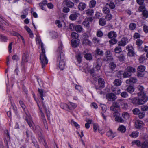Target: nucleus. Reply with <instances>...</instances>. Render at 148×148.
I'll list each match as a JSON object with an SVG mask.
<instances>
[{
  "label": "nucleus",
  "mask_w": 148,
  "mask_h": 148,
  "mask_svg": "<svg viewBox=\"0 0 148 148\" xmlns=\"http://www.w3.org/2000/svg\"><path fill=\"white\" fill-rule=\"evenodd\" d=\"M114 83L115 85L118 86L121 85V82L119 79H116L114 80Z\"/></svg>",
  "instance_id": "a18cd8bd"
},
{
  "label": "nucleus",
  "mask_w": 148,
  "mask_h": 148,
  "mask_svg": "<svg viewBox=\"0 0 148 148\" xmlns=\"http://www.w3.org/2000/svg\"><path fill=\"white\" fill-rule=\"evenodd\" d=\"M96 52L97 54L98 55L102 56L103 55V52L99 48L97 49Z\"/></svg>",
  "instance_id": "603ef678"
},
{
  "label": "nucleus",
  "mask_w": 148,
  "mask_h": 148,
  "mask_svg": "<svg viewBox=\"0 0 148 148\" xmlns=\"http://www.w3.org/2000/svg\"><path fill=\"white\" fill-rule=\"evenodd\" d=\"M71 35L72 37L75 39L77 38L79 36L78 34L75 32H72Z\"/></svg>",
  "instance_id": "6e6d98bb"
},
{
  "label": "nucleus",
  "mask_w": 148,
  "mask_h": 148,
  "mask_svg": "<svg viewBox=\"0 0 148 148\" xmlns=\"http://www.w3.org/2000/svg\"><path fill=\"white\" fill-rule=\"evenodd\" d=\"M100 106L101 108L102 112L101 113L102 116L103 117L104 119L106 120V116H105L104 113L106 112L107 110V106L104 104H100Z\"/></svg>",
  "instance_id": "1a4fd4ad"
},
{
  "label": "nucleus",
  "mask_w": 148,
  "mask_h": 148,
  "mask_svg": "<svg viewBox=\"0 0 148 148\" xmlns=\"http://www.w3.org/2000/svg\"><path fill=\"white\" fill-rule=\"evenodd\" d=\"M126 71L131 73L135 72L136 71V69L133 67L129 66H128L126 69Z\"/></svg>",
  "instance_id": "b1692460"
},
{
  "label": "nucleus",
  "mask_w": 148,
  "mask_h": 148,
  "mask_svg": "<svg viewBox=\"0 0 148 148\" xmlns=\"http://www.w3.org/2000/svg\"><path fill=\"white\" fill-rule=\"evenodd\" d=\"M50 35L53 38H56L58 37L57 33L53 31L50 32Z\"/></svg>",
  "instance_id": "c756f323"
},
{
  "label": "nucleus",
  "mask_w": 148,
  "mask_h": 148,
  "mask_svg": "<svg viewBox=\"0 0 148 148\" xmlns=\"http://www.w3.org/2000/svg\"><path fill=\"white\" fill-rule=\"evenodd\" d=\"M126 90L128 92L132 93L134 92V89L133 86H130L127 88Z\"/></svg>",
  "instance_id": "f704fd0d"
},
{
  "label": "nucleus",
  "mask_w": 148,
  "mask_h": 148,
  "mask_svg": "<svg viewBox=\"0 0 148 148\" xmlns=\"http://www.w3.org/2000/svg\"><path fill=\"white\" fill-rule=\"evenodd\" d=\"M131 75L132 74L131 73L126 71L124 72L123 78H129L130 77Z\"/></svg>",
  "instance_id": "a878e982"
},
{
  "label": "nucleus",
  "mask_w": 148,
  "mask_h": 148,
  "mask_svg": "<svg viewBox=\"0 0 148 148\" xmlns=\"http://www.w3.org/2000/svg\"><path fill=\"white\" fill-rule=\"evenodd\" d=\"M69 107L71 108V109H74L77 107L76 104L72 102H70L69 103Z\"/></svg>",
  "instance_id": "13d9d810"
},
{
  "label": "nucleus",
  "mask_w": 148,
  "mask_h": 148,
  "mask_svg": "<svg viewBox=\"0 0 148 148\" xmlns=\"http://www.w3.org/2000/svg\"><path fill=\"white\" fill-rule=\"evenodd\" d=\"M113 92H114L116 94H119L121 93L120 89L117 88H114V89L112 88Z\"/></svg>",
  "instance_id": "a19ab883"
},
{
  "label": "nucleus",
  "mask_w": 148,
  "mask_h": 148,
  "mask_svg": "<svg viewBox=\"0 0 148 148\" xmlns=\"http://www.w3.org/2000/svg\"><path fill=\"white\" fill-rule=\"evenodd\" d=\"M132 111L133 113L136 115L138 114L140 112V110L138 108H135L133 109Z\"/></svg>",
  "instance_id": "052dcab7"
},
{
  "label": "nucleus",
  "mask_w": 148,
  "mask_h": 148,
  "mask_svg": "<svg viewBox=\"0 0 148 148\" xmlns=\"http://www.w3.org/2000/svg\"><path fill=\"white\" fill-rule=\"evenodd\" d=\"M122 116L124 118L126 119H129L130 116L129 114L127 112H123L122 114Z\"/></svg>",
  "instance_id": "4c0bfd02"
},
{
  "label": "nucleus",
  "mask_w": 148,
  "mask_h": 148,
  "mask_svg": "<svg viewBox=\"0 0 148 148\" xmlns=\"http://www.w3.org/2000/svg\"><path fill=\"white\" fill-rule=\"evenodd\" d=\"M135 126L138 129H140L143 126V122L140 120H136L135 122Z\"/></svg>",
  "instance_id": "9b49d317"
},
{
  "label": "nucleus",
  "mask_w": 148,
  "mask_h": 148,
  "mask_svg": "<svg viewBox=\"0 0 148 148\" xmlns=\"http://www.w3.org/2000/svg\"><path fill=\"white\" fill-rule=\"evenodd\" d=\"M138 88L140 92L138 93V95L139 97L142 95H146L144 92V88L142 86H139L138 87Z\"/></svg>",
  "instance_id": "412c9836"
},
{
  "label": "nucleus",
  "mask_w": 148,
  "mask_h": 148,
  "mask_svg": "<svg viewBox=\"0 0 148 148\" xmlns=\"http://www.w3.org/2000/svg\"><path fill=\"white\" fill-rule=\"evenodd\" d=\"M137 80L136 77H132L129 79L127 80L126 81V83L127 84H130L132 83H134L137 82Z\"/></svg>",
  "instance_id": "6ab92c4d"
},
{
  "label": "nucleus",
  "mask_w": 148,
  "mask_h": 148,
  "mask_svg": "<svg viewBox=\"0 0 148 148\" xmlns=\"http://www.w3.org/2000/svg\"><path fill=\"white\" fill-rule=\"evenodd\" d=\"M103 60L104 61L109 62L113 61V58L111 56L110 52L109 51H107L105 52V56L103 58Z\"/></svg>",
  "instance_id": "f03ea898"
},
{
  "label": "nucleus",
  "mask_w": 148,
  "mask_h": 148,
  "mask_svg": "<svg viewBox=\"0 0 148 148\" xmlns=\"http://www.w3.org/2000/svg\"><path fill=\"white\" fill-rule=\"evenodd\" d=\"M114 51L116 53H119L122 51L121 48L119 46L117 47L114 49Z\"/></svg>",
  "instance_id": "58836bf2"
},
{
  "label": "nucleus",
  "mask_w": 148,
  "mask_h": 148,
  "mask_svg": "<svg viewBox=\"0 0 148 148\" xmlns=\"http://www.w3.org/2000/svg\"><path fill=\"white\" fill-rule=\"evenodd\" d=\"M86 7V4L83 2H80L78 5L77 8L78 10L82 11L84 10Z\"/></svg>",
  "instance_id": "f8f14e48"
},
{
  "label": "nucleus",
  "mask_w": 148,
  "mask_h": 148,
  "mask_svg": "<svg viewBox=\"0 0 148 148\" xmlns=\"http://www.w3.org/2000/svg\"><path fill=\"white\" fill-rule=\"evenodd\" d=\"M128 42V39L127 38L123 37L118 42V45L119 46H124Z\"/></svg>",
  "instance_id": "423d86ee"
},
{
  "label": "nucleus",
  "mask_w": 148,
  "mask_h": 148,
  "mask_svg": "<svg viewBox=\"0 0 148 148\" xmlns=\"http://www.w3.org/2000/svg\"><path fill=\"white\" fill-rule=\"evenodd\" d=\"M47 3V1L46 0H44L42 2L39 3V6L41 9L45 10V7Z\"/></svg>",
  "instance_id": "f3484780"
},
{
  "label": "nucleus",
  "mask_w": 148,
  "mask_h": 148,
  "mask_svg": "<svg viewBox=\"0 0 148 148\" xmlns=\"http://www.w3.org/2000/svg\"><path fill=\"white\" fill-rule=\"evenodd\" d=\"M138 97H134L132 99V102L134 104H138Z\"/></svg>",
  "instance_id": "bf43d9fd"
},
{
  "label": "nucleus",
  "mask_w": 148,
  "mask_h": 148,
  "mask_svg": "<svg viewBox=\"0 0 148 148\" xmlns=\"http://www.w3.org/2000/svg\"><path fill=\"white\" fill-rule=\"evenodd\" d=\"M97 64L95 66V69L97 70H99L101 66L102 63L101 59L98 58L97 60Z\"/></svg>",
  "instance_id": "a211bd4d"
},
{
  "label": "nucleus",
  "mask_w": 148,
  "mask_h": 148,
  "mask_svg": "<svg viewBox=\"0 0 148 148\" xmlns=\"http://www.w3.org/2000/svg\"><path fill=\"white\" fill-rule=\"evenodd\" d=\"M136 25L135 23H132L130 24L129 28L131 30H134L136 28Z\"/></svg>",
  "instance_id": "ea45409f"
},
{
  "label": "nucleus",
  "mask_w": 148,
  "mask_h": 148,
  "mask_svg": "<svg viewBox=\"0 0 148 148\" xmlns=\"http://www.w3.org/2000/svg\"><path fill=\"white\" fill-rule=\"evenodd\" d=\"M109 43L110 44L114 45L117 42V40L115 38H113V39L109 41Z\"/></svg>",
  "instance_id": "8fccbe9b"
},
{
  "label": "nucleus",
  "mask_w": 148,
  "mask_h": 148,
  "mask_svg": "<svg viewBox=\"0 0 148 148\" xmlns=\"http://www.w3.org/2000/svg\"><path fill=\"white\" fill-rule=\"evenodd\" d=\"M126 127L123 125L120 126L118 128V130L122 133H124L126 131Z\"/></svg>",
  "instance_id": "c85d7f7f"
},
{
  "label": "nucleus",
  "mask_w": 148,
  "mask_h": 148,
  "mask_svg": "<svg viewBox=\"0 0 148 148\" xmlns=\"http://www.w3.org/2000/svg\"><path fill=\"white\" fill-rule=\"evenodd\" d=\"M0 39L3 41L5 42L7 41L8 39L5 36L1 34L0 35Z\"/></svg>",
  "instance_id": "de8ad7c7"
},
{
  "label": "nucleus",
  "mask_w": 148,
  "mask_h": 148,
  "mask_svg": "<svg viewBox=\"0 0 148 148\" xmlns=\"http://www.w3.org/2000/svg\"><path fill=\"white\" fill-rule=\"evenodd\" d=\"M38 91L42 100H44V99L43 98V97L44 96V95L43 94V91L42 90L39 88L38 89Z\"/></svg>",
  "instance_id": "473e14b6"
},
{
  "label": "nucleus",
  "mask_w": 148,
  "mask_h": 148,
  "mask_svg": "<svg viewBox=\"0 0 148 148\" xmlns=\"http://www.w3.org/2000/svg\"><path fill=\"white\" fill-rule=\"evenodd\" d=\"M138 71L141 72H143L145 70V67L143 65L139 66L137 69Z\"/></svg>",
  "instance_id": "c03bdc74"
},
{
  "label": "nucleus",
  "mask_w": 148,
  "mask_h": 148,
  "mask_svg": "<svg viewBox=\"0 0 148 148\" xmlns=\"http://www.w3.org/2000/svg\"><path fill=\"white\" fill-rule=\"evenodd\" d=\"M109 38H116L117 36L116 32L114 31H111L109 32L107 35Z\"/></svg>",
  "instance_id": "4468645a"
},
{
  "label": "nucleus",
  "mask_w": 148,
  "mask_h": 148,
  "mask_svg": "<svg viewBox=\"0 0 148 148\" xmlns=\"http://www.w3.org/2000/svg\"><path fill=\"white\" fill-rule=\"evenodd\" d=\"M121 95L122 97L123 98H127L128 96L127 93L126 92H122L121 93Z\"/></svg>",
  "instance_id": "0e129e2a"
},
{
  "label": "nucleus",
  "mask_w": 148,
  "mask_h": 148,
  "mask_svg": "<svg viewBox=\"0 0 148 148\" xmlns=\"http://www.w3.org/2000/svg\"><path fill=\"white\" fill-rule=\"evenodd\" d=\"M138 114L139 117L140 119H142L145 116V112H140Z\"/></svg>",
  "instance_id": "774afa93"
},
{
  "label": "nucleus",
  "mask_w": 148,
  "mask_h": 148,
  "mask_svg": "<svg viewBox=\"0 0 148 148\" xmlns=\"http://www.w3.org/2000/svg\"><path fill=\"white\" fill-rule=\"evenodd\" d=\"M127 49H128V55L129 56H134L135 54V53L133 51V48L132 47H129L127 46Z\"/></svg>",
  "instance_id": "dca6fc26"
},
{
  "label": "nucleus",
  "mask_w": 148,
  "mask_h": 148,
  "mask_svg": "<svg viewBox=\"0 0 148 148\" xmlns=\"http://www.w3.org/2000/svg\"><path fill=\"white\" fill-rule=\"evenodd\" d=\"M58 59L60 60L59 63V67L61 70H63L64 69L65 65L64 56H61L60 57L58 58Z\"/></svg>",
  "instance_id": "7ed1b4c3"
},
{
  "label": "nucleus",
  "mask_w": 148,
  "mask_h": 148,
  "mask_svg": "<svg viewBox=\"0 0 148 148\" xmlns=\"http://www.w3.org/2000/svg\"><path fill=\"white\" fill-rule=\"evenodd\" d=\"M77 17V15L75 14H72L70 15L69 16V18L71 20H75Z\"/></svg>",
  "instance_id": "e433bc0d"
},
{
  "label": "nucleus",
  "mask_w": 148,
  "mask_h": 148,
  "mask_svg": "<svg viewBox=\"0 0 148 148\" xmlns=\"http://www.w3.org/2000/svg\"><path fill=\"white\" fill-rule=\"evenodd\" d=\"M109 67L112 71L115 68L116 64L113 62H111L109 64Z\"/></svg>",
  "instance_id": "79ce46f5"
},
{
  "label": "nucleus",
  "mask_w": 148,
  "mask_h": 148,
  "mask_svg": "<svg viewBox=\"0 0 148 148\" xmlns=\"http://www.w3.org/2000/svg\"><path fill=\"white\" fill-rule=\"evenodd\" d=\"M82 41L83 44L90 45L91 44V42L88 39V36L86 33H84L83 35Z\"/></svg>",
  "instance_id": "39448f33"
},
{
  "label": "nucleus",
  "mask_w": 148,
  "mask_h": 148,
  "mask_svg": "<svg viewBox=\"0 0 148 148\" xmlns=\"http://www.w3.org/2000/svg\"><path fill=\"white\" fill-rule=\"evenodd\" d=\"M84 57L88 60H91L92 58V56L90 53H86L84 56Z\"/></svg>",
  "instance_id": "393cba45"
},
{
  "label": "nucleus",
  "mask_w": 148,
  "mask_h": 148,
  "mask_svg": "<svg viewBox=\"0 0 148 148\" xmlns=\"http://www.w3.org/2000/svg\"><path fill=\"white\" fill-rule=\"evenodd\" d=\"M82 29V27L80 25H77L75 27V29L77 32H81Z\"/></svg>",
  "instance_id": "2f4dec72"
},
{
  "label": "nucleus",
  "mask_w": 148,
  "mask_h": 148,
  "mask_svg": "<svg viewBox=\"0 0 148 148\" xmlns=\"http://www.w3.org/2000/svg\"><path fill=\"white\" fill-rule=\"evenodd\" d=\"M57 52L58 53V57H60L61 56H64L62 50V44L61 43L60 46H59L57 49Z\"/></svg>",
  "instance_id": "9d476101"
},
{
  "label": "nucleus",
  "mask_w": 148,
  "mask_h": 148,
  "mask_svg": "<svg viewBox=\"0 0 148 148\" xmlns=\"http://www.w3.org/2000/svg\"><path fill=\"white\" fill-rule=\"evenodd\" d=\"M132 145H136L138 147H140L141 145L140 142L139 140H134L132 142Z\"/></svg>",
  "instance_id": "7c9ffc66"
},
{
  "label": "nucleus",
  "mask_w": 148,
  "mask_h": 148,
  "mask_svg": "<svg viewBox=\"0 0 148 148\" xmlns=\"http://www.w3.org/2000/svg\"><path fill=\"white\" fill-rule=\"evenodd\" d=\"M141 96V98H138V105L143 104L148 101V97L146 95H142V96Z\"/></svg>",
  "instance_id": "20e7f679"
},
{
  "label": "nucleus",
  "mask_w": 148,
  "mask_h": 148,
  "mask_svg": "<svg viewBox=\"0 0 148 148\" xmlns=\"http://www.w3.org/2000/svg\"><path fill=\"white\" fill-rule=\"evenodd\" d=\"M99 85L101 88H103L104 87L105 82L103 79L101 78H99L98 79Z\"/></svg>",
  "instance_id": "aec40b11"
},
{
  "label": "nucleus",
  "mask_w": 148,
  "mask_h": 148,
  "mask_svg": "<svg viewBox=\"0 0 148 148\" xmlns=\"http://www.w3.org/2000/svg\"><path fill=\"white\" fill-rule=\"evenodd\" d=\"M124 73V72L122 71H119L117 73V76L118 77L121 78L122 77L123 78V74Z\"/></svg>",
  "instance_id": "680f3d73"
},
{
  "label": "nucleus",
  "mask_w": 148,
  "mask_h": 148,
  "mask_svg": "<svg viewBox=\"0 0 148 148\" xmlns=\"http://www.w3.org/2000/svg\"><path fill=\"white\" fill-rule=\"evenodd\" d=\"M141 148H148V141H145L141 143Z\"/></svg>",
  "instance_id": "cd10ccee"
},
{
  "label": "nucleus",
  "mask_w": 148,
  "mask_h": 148,
  "mask_svg": "<svg viewBox=\"0 0 148 148\" xmlns=\"http://www.w3.org/2000/svg\"><path fill=\"white\" fill-rule=\"evenodd\" d=\"M36 43L39 44L41 43V47L42 52L40 55V60L42 68H44L48 63V60L47 58L45 53V50L43 44L41 42V40L40 37H37L36 39Z\"/></svg>",
  "instance_id": "f257e3e1"
},
{
  "label": "nucleus",
  "mask_w": 148,
  "mask_h": 148,
  "mask_svg": "<svg viewBox=\"0 0 148 148\" xmlns=\"http://www.w3.org/2000/svg\"><path fill=\"white\" fill-rule=\"evenodd\" d=\"M96 2L95 0H92L90 1L89 3V6L90 8L94 7L96 5Z\"/></svg>",
  "instance_id": "09e8293b"
},
{
  "label": "nucleus",
  "mask_w": 148,
  "mask_h": 148,
  "mask_svg": "<svg viewBox=\"0 0 148 148\" xmlns=\"http://www.w3.org/2000/svg\"><path fill=\"white\" fill-rule=\"evenodd\" d=\"M103 35L102 32L101 30H98L97 32V36L99 37H101Z\"/></svg>",
  "instance_id": "69168bd1"
},
{
  "label": "nucleus",
  "mask_w": 148,
  "mask_h": 148,
  "mask_svg": "<svg viewBox=\"0 0 148 148\" xmlns=\"http://www.w3.org/2000/svg\"><path fill=\"white\" fill-rule=\"evenodd\" d=\"M64 3L66 4L67 7L70 8L73 7L74 5V3L69 0H64Z\"/></svg>",
  "instance_id": "2eb2a0df"
},
{
  "label": "nucleus",
  "mask_w": 148,
  "mask_h": 148,
  "mask_svg": "<svg viewBox=\"0 0 148 148\" xmlns=\"http://www.w3.org/2000/svg\"><path fill=\"white\" fill-rule=\"evenodd\" d=\"M80 43V40L77 39L72 40H71V43L72 47L75 48L79 46Z\"/></svg>",
  "instance_id": "ddd939ff"
},
{
  "label": "nucleus",
  "mask_w": 148,
  "mask_h": 148,
  "mask_svg": "<svg viewBox=\"0 0 148 148\" xmlns=\"http://www.w3.org/2000/svg\"><path fill=\"white\" fill-rule=\"evenodd\" d=\"M106 98L109 101H113L116 99V97L114 94L110 93L106 95Z\"/></svg>",
  "instance_id": "6e6552de"
},
{
  "label": "nucleus",
  "mask_w": 148,
  "mask_h": 148,
  "mask_svg": "<svg viewBox=\"0 0 148 148\" xmlns=\"http://www.w3.org/2000/svg\"><path fill=\"white\" fill-rule=\"evenodd\" d=\"M143 15L144 19L147 18L148 17V11L145 10L143 12Z\"/></svg>",
  "instance_id": "3c124183"
},
{
  "label": "nucleus",
  "mask_w": 148,
  "mask_h": 148,
  "mask_svg": "<svg viewBox=\"0 0 148 148\" xmlns=\"http://www.w3.org/2000/svg\"><path fill=\"white\" fill-rule=\"evenodd\" d=\"M85 12L86 15L88 16H92L94 13V10L91 8L87 9L86 10Z\"/></svg>",
  "instance_id": "4be33fe9"
},
{
  "label": "nucleus",
  "mask_w": 148,
  "mask_h": 148,
  "mask_svg": "<svg viewBox=\"0 0 148 148\" xmlns=\"http://www.w3.org/2000/svg\"><path fill=\"white\" fill-rule=\"evenodd\" d=\"M19 103L20 104L21 107H22V108L23 109L24 111L25 112V113H26L25 110L26 109V106L24 104V103L23 102V101H19Z\"/></svg>",
  "instance_id": "5fc2aeb1"
},
{
  "label": "nucleus",
  "mask_w": 148,
  "mask_h": 148,
  "mask_svg": "<svg viewBox=\"0 0 148 148\" xmlns=\"http://www.w3.org/2000/svg\"><path fill=\"white\" fill-rule=\"evenodd\" d=\"M26 121L30 127L31 129H33V127L32 126V124H33L32 122V121L28 120V119H26Z\"/></svg>",
  "instance_id": "e2e57ef3"
},
{
  "label": "nucleus",
  "mask_w": 148,
  "mask_h": 148,
  "mask_svg": "<svg viewBox=\"0 0 148 148\" xmlns=\"http://www.w3.org/2000/svg\"><path fill=\"white\" fill-rule=\"evenodd\" d=\"M82 56H81L80 53H78L76 56V58L79 63H80L82 60Z\"/></svg>",
  "instance_id": "338daca9"
},
{
  "label": "nucleus",
  "mask_w": 148,
  "mask_h": 148,
  "mask_svg": "<svg viewBox=\"0 0 148 148\" xmlns=\"http://www.w3.org/2000/svg\"><path fill=\"white\" fill-rule=\"evenodd\" d=\"M29 54L27 51H26L23 53L22 61V64L23 65L25 62H28Z\"/></svg>",
  "instance_id": "0eeeda50"
},
{
  "label": "nucleus",
  "mask_w": 148,
  "mask_h": 148,
  "mask_svg": "<svg viewBox=\"0 0 148 148\" xmlns=\"http://www.w3.org/2000/svg\"><path fill=\"white\" fill-rule=\"evenodd\" d=\"M114 120L115 121L118 122L123 123L124 122V120L119 116L115 117Z\"/></svg>",
  "instance_id": "c9c22d12"
},
{
  "label": "nucleus",
  "mask_w": 148,
  "mask_h": 148,
  "mask_svg": "<svg viewBox=\"0 0 148 148\" xmlns=\"http://www.w3.org/2000/svg\"><path fill=\"white\" fill-rule=\"evenodd\" d=\"M106 6L108 5L111 9H113L115 7V5L114 3L112 1H110L109 4L106 3Z\"/></svg>",
  "instance_id": "72a5a7b5"
},
{
  "label": "nucleus",
  "mask_w": 148,
  "mask_h": 148,
  "mask_svg": "<svg viewBox=\"0 0 148 148\" xmlns=\"http://www.w3.org/2000/svg\"><path fill=\"white\" fill-rule=\"evenodd\" d=\"M138 133L137 131L133 132L130 135V136L134 138H135L138 137Z\"/></svg>",
  "instance_id": "37998d69"
},
{
  "label": "nucleus",
  "mask_w": 148,
  "mask_h": 148,
  "mask_svg": "<svg viewBox=\"0 0 148 148\" xmlns=\"http://www.w3.org/2000/svg\"><path fill=\"white\" fill-rule=\"evenodd\" d=\"M141 110L142 111H146L148 110V106L146 105L142 106L141 107Z\"/></svg>",
  "instance_id": "864d4df0"
},
{
  "label": "nucleus",
  "mask_w": 148,
  "mask_h": 148,
  "mask_svg": "<svg viewBox=\"0 0 148 148\" xmlns=\"http://www.w3.org/2000/svg\"><path fill=\"white\" fill-rule=\"evenodd\" d=\"M107 135L111 138H112L115 136V135L112 132L111 130L108 131L106 133Z\"/></svg>",
  "instance_id": "bb28decb"
},
{
  "label": "nucleus",
  "mask_w": 148,
  "mask_h": 148,
  "mask_svg": "<svg viewBox=\"0 0 148 148\" xmlns=\"http://www.w3.org/2000/svg\"><path fill=\"white\" fill-rule=\"evenodd\" d=\"M116 56L121 62L125 60V57L124 55L123 54H121L118 56L116 55Z\"/></svg>",
  "instance_id": "5701e85b"
},
{
  "label": "nucleus",
  "mask_w": 148,
  "mask_h": 148,
  "mask_svg": "<svg viewBox=\"0 0 148 148\" xmlns=\"http://www.w3.org/2000/svg\"><path fill=\"white\" fill-rule=\"evenodd\" d=\"M99 23L100 25L103 26L106 24V21L104 19L101 18L99 20Z\"/></svg>",
  "instance_id": "49530a36"
},
{
  "label": "nucleus",
  "mask_w": 148,
  "mask_h": 148,
  "mask_svg": "<svg viewBox=\"0 0 148 148\" xmlns=\"http://www.w3.org/2000/svg\"><path fill=\"white\" fill-rule=\"evenodd\" d=\"M103 11L105 14H108L110 12L109 8L107 7H105L103 8Z\"/></svg>",
  "instance_id": "4d7b16f0"
}]
</instances>
